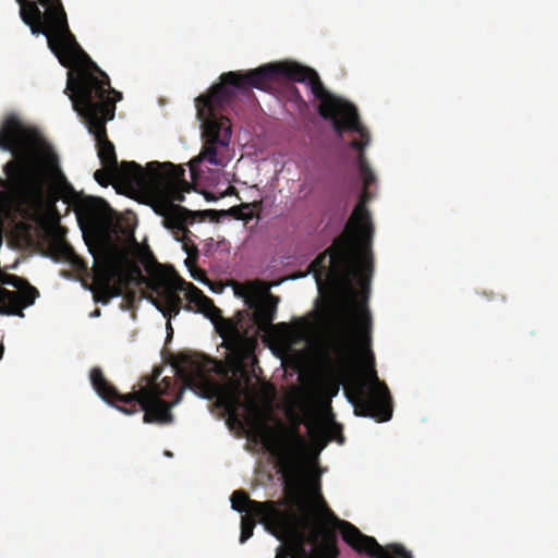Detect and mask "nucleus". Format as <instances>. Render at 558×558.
Returning a JSON list of instances; mask_svg holds the SVG:
<instances>
[{
  "instance_id": "2",
  "label": "nucleus",
  "mask_w": 558,
  "mask_h": 558,
  "mask_svg": "<svg viewBox=\"0 0 558 558\" xmlns=\"http://www.w3.org/2000/svg\"><path fill=\"white\" fill-rule=\"evenodd\" d=\"M282 77L307 83L314 97L319 100V116L331 121L332 128L339 136L345 131L361 130L357 129L356 107L327 90L315 70L289 61L268 63L246 73L240 71L223 73L220 76V83L211 86L206 95H201L195 99L204 138L201 157L210 165H221L217 158L218 146H228L231 138V124L222 112L231 104L235 90L245 93L250 87L264 89L271 82Z\"/></svg>"
},
{
  "instance_id": "15",
  "label": "nucleus",
  "mask_w": 558,
  "mask_h": 558,
  "mask_svg": "<svg viewBox=\"0 0 558 558\" xmlns=\"http://www.w3.org/2000/svg\"><path fill=\"white\" fill-rule=\"evenodd\" d=\"M236 355V353H234ZM250 354L242 356L238 354L240 361L235 364L233 374L228 378L225 386L220 387L221 399L226 403L229 411L234 412V409L240 405V399L243 393L244 385L250 381V377L243 359L248 357Z\"/></svg>"
},
{
  "instance_id": "7",
  "label": "nucleus",
  "mask_w": 558,
  "mask_h": 558,
  "mask_svg": "<svg viewBox=\"0 0 558 558\" xmlns=\"http://www.w3.org/2000/svg\"><path fill=\"white\" fill-rule=\"evenodd\" d=\"M20 17L35 36L44 35L47 46L64 68H72L85 52L72 33L62 0H15Z\"/></svg>"
},
{
  "instance_id": "22",
  "label": "nucleus",
  "mask_w": 558,
  "mask_h": 558,
  "mask_svg": "<svg viewBox=\"0 0 558 558\" xmlns=\"http://www.w3.org/2000/svg\"><path fill=\"white\" fill-rule=\"evenodd\" d=\"M89 290L93 292V300L95 303H101L104 305L108 304L113 298H118L121 295V290H101V289H94L89 288Z\"/></svg>"
},
{
  "instance_id": "28",
  "label": "nucleus",
  "mask_w": 558,
  "mask_h": 558,
  "mask_svg": "<svg viewBox=\"0 0 558 558\" xmlns=\"http://www.w3.org/2000/svg\"><path fill=\"white\" fill-rule=\"evenodd\" d=\"M100 315V310L99 308H96L92 314L90 316L92 317H98Z\"/></svg>"
},
{
  "instance_id": "4",
  "label": "nucleus",
  "mask_w": 558,
  "mask_h": 558,
  "mask_svg": "<svg viewBox=\"0 0 558 558\" xmlns=\"http://www.w3.org/2000/svg\"><path fill=\"white\" fill-rule=\"evenodd\" d=\"M68 92L73 109L94 136L102 167L111 171L119 184L145 190L148 202L157 173L168 175L171 172L170 166L174 165L150 161L143 168L135 161L118 163L116 148L108 138L106 124L114 119L116 104L121 100L122 94L111 87L108 75L96 63L90 61V66L78 69L74 74L69 72L64 93Z\"/></svg>"
},
{
  "instance_id": "24",
  "label": "nucleus",
  "mask_w": 558,
  "mask_h": 558,
  "mask_svg": "<svg viewBox=\"0 0 558 558\" xmlns=\"http://www.w3.org/2000/svg\"><path fill=\"white\" fill-rule=\"evenodd\" d=\"M94 179L102 186H107L110 181L119 184L118 179L106 168L95 171Z\"/></svg>"
},
{
  "instance_id": "29",
  "label": "nucleus",
  "mask_w": 558,
  "mask_h": 558,
  "mask_svg": "<svg viewBox=\"0 0 558 558\" xmlns=\"http://www.w3.org/2000/svg\"><path fill=\"white\" fill-rule=\"evenodd\" d=\"M3 352H4V348L2 344H0V360L2 359L3 356Z\"/></svg>"
},
{
  "instance_id": "26",
  "label": "nucleus",
  "mask_w": 558,
  "mask_h": 558,
  "mask_svg": "<svg viewBox=\"0 0 558 558\" xmlns=\"http://www.w3.org/2000/svg\"><path fill=\"white\" fill-rule=\"evenodd\" d=\"M243 208L251 210V213L253 214V217H258L259 213L263 209V201L259 199V201H254L251 203H243Z\"/></svg>"
},
{
  "instance_id": "8",
  "label": "nucleus",
  "mask_w": 558,
  "mask_h": 558,
  "mask_svg": "<svg viewBox=\"0 0 558 558\" xmlns=\"http://www.w3.org/2000/svg\"><path fill=\"white\" fill-rule=\"evenodd\" d=\"M171 172L168 175L157 173V180L149 194L147 204L154 211L162 217V225L170 230L174 239L182 243L183 250L187 254L185 264L191 266L198 257V248L191 241L187 225H193L199 220V216H190L186 213H195L180 204L184 202V193L191 192L193 186L185 180V170L180 166H170Z\"/></svg>"
},
{
  "instance_id": "3",
  "label": "nucleus",
  "mask_w": 558,
  "mask_h": 558,
  "mask_svg": "<svg viewBox=\"0 0 558 558\" xmlns=\"http://www.w3.org/2000/svg\"><path fill=\"white\" fill-rule=\"evenodd\" d=\"M0 149L14 157L3 166L7 179L0 178V187L13 189L36 201L44 199L46 193L52 203L68 198L82 228L96 229L105 222L108 204L102 198L77 193L62 172L51 145L14 114L2 121Z\"/></svg>"
},
{
  "instance_id": "20",
  "label": "nucleus",
  "mask_w": 558,
  "mask_h": 558,
  "mask_svg": "<svg viewBox=\"0 0 558 558\" xmlns=\"http://www.w3.org/2000/svg\"><path fill=\"white\" fill-rule=\"evenodd\" d=\"M19 294L0 287V314H20L21 306L16 304Z\"/></svg>"
},
{
  "instance_id": "17",
  "label": "nucleus",
  "mask_w": 558,
  "mask_h": 558,
  "mask_svg": "<svg viewBox=\"0 0 558 558\" xmlns=\"http://www.w3.org/2000/svg\"><path fill=\"white\" fill-rule=\"evenodd\" d=\"M183 367L186 369L191 380L203 381L207 375L215 371L216 360L199 353H186L180 356Z\"/></svg>"
},
{
  "instance_id": "9",
  "label": "nucleus",
  "mask_w": 558,
  "mask_h": 558,
  "mask_svg": "<svg viewBox=\"0 0 558 558\" xmlns=\"http://www.w3.org/2000/svg\"><path fill=\"white\" fill-rule=\"evenodd\" d=\"M245 304L248 308L253 310L251 323L254 328L252 336H248L247 330L243 326L241 319H226L222 317V312L219 311V316L210 319L215 324L217 331L225 339L227 348L239 355L245 356L251 354L257 343V335L260 331H267L272 326V320L276 316L278 298L268 294L266 300H260L251 290L245 291Z\"/></svg>"
},
{
  "instance_id": "23",
  "label": "nucleus",
  "mask_w": 558,
  "mask_h": 558,
  "mask_svg": "<svg viewBox=\"0 0 558 558\" xmlns=\"http://www.w3.org/2000/svg\"><path fill=\"white\" fill-rule=\"evenodd\" d=\"M114 275H116L114 286H119V288L121 290V294L130 286H132V284L134 286V282L129 278V276H126V277L123 276V275H126V272L123 271V269L121 267L117 266L116 264H114Z\"/></svg>"
},
{
  "instance_id": "18",
  "label": "nucleus",
  "mask_w": 558,
  "mask_h": 558,
  "mask_svg": "<svg viewBox=\"0 0 558 558\" xmlns=\"http://www.w3.org/2000/svg\"><path fill=\"white\" fill-rule=\"evenodd\" d=\"M3 283L12 286L17 289L14 291L19 294L16 304L21 306L20 314L15 316L24 317L23 310L34 304L35 300L39 296L38 290L31 286L29 282L21 277L10 275L3 280Z\"/></svg>"
},
{
  "instance_id": "5",
  "label": "nucleus",
  "mask_w": 558,
  "mask_h": 558,
  "mask_svg": "<svg viewBox=\"0 0 558 558\" xmlns=\"http://www.w3.org/2000/svg\"><path fill=\"white\" fill-rule=\"evenodd\" d=\"M112 259L123 269L134 286L150 291L147 299L167 318V329L172 331L170 320L177 317L181 310L203 314L208 319L219 316L214 301L204 294L194 283L185 281L173 269L166 270L149 253L144 262L149 276L145 277L136 262L131 259L125 246L110 242Z\"/></svg>"
},
{
  "instance_id": "21",
  "label": "nucleus",
  "mask_w": 558,
  "mask_h": 558,
  "mask_svg": "<svg viewBox=\"0 0 558 558\" xmlns=\"http://www.w3.org/2000/svg\"><path fill=\"white\" fill-rule=\"evenodd\" d=\"M256 520L259 521L258 517H253L252 514H243L241 518V535L240 543H245L248 538L252 537L253 531L256 524Z\"/></svg>"
},
{
  "instance_id": "12",
  "label": "nucleus",
  "mask_w": 558,
  "mask_h": 558,
  "mask_svg": "<svg viewBox=\"0 0 558 558\" xmlns=\"http://www.w3.org/2000/svg\"><path fill=\"white\" fill-rule=\"evenodd\" d=\"M284 439L283 444L276 446L274 454L278 461L288 498L294 504H301L307 486V473L300 454L306 445V440L300 434L298 425L291 426L286 432Z\"/></svg>"
},
{
  "instance_id": "11",
  "label": "nucleus",
  "mask_w": 558,
  "mask_h": 558,
  "mask_svg": "<svg viewBox=\"0 0 558 558\" xmlns=\"http://www.w3.org/2000/svg\"><path fill=\"white\" fill-rule=\"evenodd\" d=\"M318 508L320 512V518L324 521L325 527L323 529H313L310 533H305L308 537L310 535L317 533L318 538L317 542L313 543L307 538L304 543L305 551L308 558H337L339 555V549L337 547V531H340L335 523L330 522L326 517V508L331 510L324 498L318 494ZM299 519L305 525L304 532L310 527V520L307 517H300ZM267 529H274L272 532L279 539L289 538L290 542L287 547L280 545L276 550L275 558H288L292 556L293 558H301L298 548L295 547L296 537L294 534L284 533L280 529L275 525H266ZM341 534V532H339Z\"/></svg>"
},
{
  "instance_id": "27",
  "label": "nucleus",
  "mask_w": 558,
  "mask_h": 558,
  "mask_svg": "<svg viewBox=\"0 0 558 558\" xmlns=\"http://www.w3.org/2000/svg\"><path fill=\"white\" fill-rule=\"evenodd\" d=\"M325 391L329 398L336 397L339 392V383L335 380L327 381L325 385Z\"/></svg>"
},
{
  "instance_id": "13",
  "label": "nucleus",
  "mask_w": 558,
  "mask_h": 558,
  "mask_svg": "<svg viewBox=\"0 0 558 558\" xmlns=\"http://www.w3.org/2000/svg\"><path fill=\"white\" fill-rule=\"evenodd\" d=\"M327 519L335 523L341 537L354 551L372 558H412L404 547L398 544L384 548L375 537L363 534L354 524L339 519L332 510L326 508Z\"/></svg>"
},
{
  "instance_id": "25",
  "label": "nucleus",
  "mask_w": 558,
  "mask_h": 558,
  "mask_svg": "<svg viewBox=\"0 0 558 558\" xmlns=\"http://www.w3.org/2000/svg\"><path fill=\"white\" fill-rule=\"evenodd\" d=\"M328 436L330 440H337L339 444L344 442V437L342 435V427L337 423H332L328 428Z\"/></svg>"
},
{
  "instance_id": "16",
  "label": "nucleus",
  "mask_w": 558,
  "mask_h": 558,
  "mask_svg": "<svg viewBox=\"0 0 558 558\" xmlns=\"http://www.w3.org/2000/svg\"><path fill=\"white\" fill-rule=\"evenodd\" d=\"M49 256L54 260H62L69 263L77 270H86L87 265L85 260L80 257L74 248L60 235H53L48 246Z\"/></svg>"
},
{
  "instance_id": "19",
  "label": "nucleus",
  "mask_w": 558,
  "mask_h": 558,
  "mask_svg": "<svg viewBox=\"0 0 558 558\" xmlns=\"http://www.w3.org/2000/svg\"><path fill=\"white\" fill-rule=\"evenodd\" d=\"M190 216H199V220L204 221L206 218H209L211 221H219L220 217L231 216L236 220H242L248 222L252 220L253 214L251 210L243 208V203L238 206H232L227 210H216V209H205V210H196L195 213H186Z\"/></svg>"
},
{
  "instance_id": "14",
  "label": "nucleus",
  "mask_w": 558,
  "mask_h": 558,
  "mask_svg": "<svg viewBox=\"0 0 558 558\" xmlns=\"http://www.w3.org/2000/svg\"><path fill=\"white\" fill-rule=\"evenodd\" d=\"M89 251L96 262L94 265V280L89 288L107 291L120 289L119 286H114V260L112 259L110 241H104L99 248L89 246Z\"/></svg>"
},
{
  "instance_id": "30",
  "label": "nucleus",
  "mask_w": 558,
  "mask_h": 558,
  "mask_svg": "<svg viewBox=\"0 0 558 558\" xmlns=\"http://www.w3.org/2000/svg\"><path fill=\"white\" fill-rule=\"evenodd\" d=\"M206 198H207V201L215 199V197H209V196H207V195H206Z\"/></svg>"
},
{
  "instance_id": "10",
  "label": "nucleus",
  "mask_w": 558,
  "mask_h": 558,
  "mask_svg": "<svg viewBox=\"0 0 558 558\" xmlns=\"http://www.w3.org/2000/svg\"><path fill=\"white\" fill-rule=\"evenodd\" d=\"M232 509L244 514L258 517L265 525H275L284 533L294 534L296 537L295 547L301 558H308L304 543L307 539L305 535V525L299 519V514L292 509H281L276 501H256L248 497L244 490H235L231 495ZM310 541L317 542L318 534L308 536Z\"/></svg>"
},
{
  "instance_id": "1",
  "label": "nucleus",
  "mask_w": 558,
  "mask_h": 558,
  "mask_svg": "<svg viewBox=\"0 0 558 558\" xmlns=\"http://www.w3.org/2000/svg\"><path fill=\"white\" fill-rule=\"evenodd\" d=\"M357 125L361 130L353 132L360 140H353L350 145L357 150L363 191L347 226L351 229L353 239L345 235L336 238L333 243L310 264L308 272L314 275L318 287L325 279L332 284H343L348 289L352 298V308L344 310L339 323L333 342L335 353L341 360H345L356 350L365 351L371 356L372 366L364 376L353 378L344 388V393L353 405L355 415L387 422L392 416V401L387 385L379 380L374 368V356L371 351L372 314L366 302L362 305L355 302L357 291L353 286L355 281L367 299L374 270L371 251L374 229L366 204L373 197L369 187L376 183V177L364 154L371 135L361 123L359 114Z\"/></svg>"
},
{
  "instance_id": "6",
  "label": "nucleus",
  "mask_w": 558,
  "mask_h": 558,
  "mask_svg": "<svg viewBox=\"0 0 558 558\" xmlns=\"http://www.w3.org/2000/svg\"><path fill=\"white\" fill-rule=\"evenodd\" d=\"M159 373L153 378H143L146 381L138 390L121 393L104 375L100 367H93L89 379L94 390L108 404L113 405L124 414L131 415L144 411V423L168 424L173 420L171 408L179 401L168 402L162 399L172 388V379L162 378L157 383Z\"/></svg>"
}]
</instances>
